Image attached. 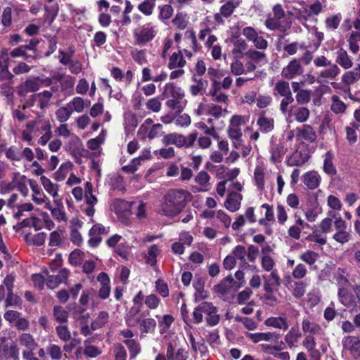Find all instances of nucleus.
Segmentation results:
<instances>
[{"mask_svg": "<svg viewBox=\"0 0 360 360\" xmlns=\"http://www.w3.org/2000/svg\"><path fill=\"white\" fill-rule=\"evenodd\" d=\"M189 197V192L184 189L169 191L164 196L158 209V213L169 217L178 215L186 207Z\"/></svg>", "mask_w": 360, "mask_h": 360, "instance_id": "1", "label": "nucleus"}, {"mask_svg": "<svg viewBox=\"0 0 360 360\" xmlns=\"http://www.w3.org/2000/svg\"><path fill=\"white\" fill-rule=\"evenodd\" d=\"M51 124L49 120L35 119L26 124L25 129L21 132L22 140L29 145L34 144V138L42 134L38 139V143L45 146L52 137Z\"/></svg>", "mask_w": 360, "mask_h": 360, "instance_id": "2", "label": "nucleus"}, {"mask_svg": "<svg viewBox=\"0 0 360 360\" xmlns=\"http://www.w3.org/2000/svg\"><path fill=\"white\" fill-rule=\"evenodd\" d=\"M163 95L168 98L165 102L166 106L175 112H181L187 104L184 91L174 83L165 84Z\"/></svg>", "mask_w": 360, "mask_h": 360, "instance_id": "3", "label": "nucleus"}, {"mask_svg": "<svg viewBox=\"0 0 360 360\" xmlns=\"http://www.w3.org/2000/svg\"><path fill=\"white\" fill-rule=\"evenodd\" d=\"M272 12L273 15H269L264 22L268 30H278L284 33L291 28L292 20L290 18L285 17V13L281 4H275L272 8Z\"/></svg>", "mask_w": 360, "mask_h": 360, "instance_id": "4", "label": "nucleus"}, {"mask_svg": "<svg viewBox=\"0 0 360 360\" xmlns=\"http://www.w3.org/2000/svg\"><path fill=\"white\" fill-rule=\"evenodd\" d=\"M158 32V26L153 22L145 23L133 30L134 43L135 45L145 46L155 39Z\"/></svg>", "mask_w": 360, "mask_h": 360, "instance_id": "5", "label": "nucleus"}, {"mask_svg": "<svg viewBox=\"0 0 360 360\" xmlns=\"http://www.w3.org/2000/svg\"><path fill=\"white\" fill-rule=\"evenodd\" d=\"M273 94L275 96L283 97L280 103V110L283 113H285L288 111V105L294 101L289 82L283 79L278 80L274 85Z\"/></svg>", "mask_w": 360, "mask_h": 360, "instance_id": "6", "label": "nucleus"}, {"mask_svg": "<svg viewBox=\"0 0 360 360\" xmlns=\"http://www.w3.org/2000/svg\"><path fill=\"white\" fill-rule=\"evenodd\" d=\"M249 117L244 115H234L229 121L227 129L228 136L231 139L239 140L242 138V126L248 122Z\"/></svg>", "mask_w": 360, "mask_h": 360, "instance_id": "7", "label": "nucleus"}, {"mask_svg": "<svg viewBox=\"0 0 360 360\" xmlns=\"http://www.w3.org/2000/svg\"><path fill=\"white\" fill-rule=\"evenodd\" d=\"M242 34L250 41H252L257 49L264 50L268 46V41L257 32L252 27H245L242 30Z\"/></svg>", "mask_w": 360, "mask_h": 360, "instance_id": "8", "label": "nucleus"}, {"mask_svg": "<svg viewBox=\"0 0 360 360\" xmlns=\"http://www.w3.org/2000/svg\"><path fill=\"white\" fill-rule=\"evenodd\" d=\"M264 292H277L281 285V279L277 270L274 269L269 275H263Z\"/></svg>", "mask_w": 360, "mask_h": 360, "instance_id": "9", "label": "nucleus"}, {"mask_svg": "<svg viewBox=\"0 0 360 360\" xmlns=\"http://www.w3.org/2000/svg\"><path fill=\"white\" fill-rule=\"evenodd\" d=\"M303 68L301 65L300 61L297 59L292 60L288 65L283 68L281 71V76L283 78L291 79L296 76L302 75Z\"/></svg>", "mask_w": 360, "mask_h": 360, "instance_id": "10", "label": "nucleus"}, {"mask_svg": "<svg viewBox=\"0 0 360 360\" xmlns=\"http://www.w3.org/2000/svg\"><path fill=\"white\" fill-rule=\"evenodd\" d=\"M149 314V311H140V307H131L125 316L126 324L129 327H136L139 325L143 317Z\"/></svg>", "mask_w": 360, "mask_h": 360, "instance_id": "11", "label": "nucleus"}, {"mask_svg": "<svg viewBox=\"0 0 360 360\" xmlns=\"http://www.w3.org/2000/svg\"><path fill=\"white\" fill-rule=\"evenodd\" d=\"M344 348L349 350L355 359H360V339L356 336H347L342 340Z\"/></svg>", "mask_w": 360, "mask_h": 360, "instance_id": "12", "label": "nucleus"}, {"mask_svg": "<svg viewBox=\"0 0 360 360\" xmlns=\"http://www.w3.org/2000/svg\"><path fill=\"white\" fill-rule=\"evenodd\" d=\"M301 179L308 189L314 190L319 186L321 177L318 172L311 170L304 173Z\"/></svg>", "mask_w": 360, "mask_h": 360, "instance_id": "13", "label": "nucleus"}, {"mask_svg": "<svg viewBox=\"0 0 360 360\" xmlns=\"http://www.w3.org/2000/svg\"><path fill=\"white\" fill-rule=\"evenodd\" d=\"M69 276L67 269H61L57 275H49L46 278V284L50 289H55L59 284L65 283Z\"/></svg>", "mask_w": 360, "mask_h": 360, "instance_id": "14", "label": "nucleus"}, {"mask_svg": "<svg viewBox=\"0 0 360 360\" xmlns=\"http://www.w3.org/2000/svg\"><path fill=\"white\" fill-rule=\"evenodd\" d=\"M257 125L262 133L268 134L274 129V120L272 117L266 116L265 112L262 111L258 115Z\"/></svg>", "mask_w": 360, "mask_h": 360, "instance_id": "15", "label": "nucleus"}, {"mask_svg": "<svg viewBox=\"0 0 360 360\" xmlns=\"http://www.w3.org/2000/svg\"><path fill=\"white\" fill-rule=\"evenodd\" d=\"M105 230V227L101 224H97L93 226L89 233V239L88 240V243L91 247L94 248L100 244L102 240L101 234L104 233Z\"/></svg>", "mask_w": 360, "mask_h": 360, "instance_id": "16", "label": "nucleus"}, {"mask_svg": "<svg viewBox=\"0 0 360 360\" xmlns=\"http://www.w3.org/2000/svg\"><path fill=\"white\" fill-rule=\"evenodd\" d=\"M231 42L233 44V49L231 50L233 57L243 58L248 51V46L246 41L241 38L234 37L231 39Z\"/></svg>", "mask_w": 360, "mask_h": 360, "instance_id": "17", "label": "nucleus"}, {"mask_svg": "<svg viewBox=\"0 0 360 360\" xmlns=\"http://www.w3.org/2000/svg\"><path fill=\"white\" fill-rule=\"evenodd\" d=\"M247 337L251 340L254 343H257L261 341H274L276 342L280 338V335L277 333H247Z\"/></svg>", "mask_w": 360, "mask_h": 360, "instance_id": "18", "label": "nucleus"}, {"mask_svg": "<svg viewBox=\"0 0 360 360\" xmlns=\"http://www.w3.org/2000/svg\"><path fill=\"white\" fill-rule=\"evenodd\" d=\"M302 345L309 352V356L313 360H319L321 355L319 350L316 349V342L315 338L311 335H307L303 342Z\"/></svg>", "mask_w": 360, "mask_h": 360, "instance_id": "19", "label": "nucleus"}, {"mask_svg": "<svg viewBox=\"0 0 360 360\" xmlns=\"http://www.w3.org/2000/svg\"><path fill=\"white\" fill-rule=\"evenodd\" d=\"M52 96V92L49 90H44L42 92L33 94L31 97L32 103L30 105L32 106L34 101L38 99L40 109L42 110H45L49 105L50 100Z\"/></svg>", "mask_w": 360, "mask_h": 360, "instance_id": "20", "label": "nucleus"}, {"mask_svg": "<svg viewBox=\"0 0 360 360\" xmlns=\"http://www.w3.org/2000/svg\"><path fill=\"white\" fill-rule=\"evenodd\" d=\"M297 136L309 143L314 142L316 140V133L309 124H304L301 128H297Z\"/></svg>", "mask_w": 360, "mask_h": 360, "instance_id": "21", "label": "nucleus"}, {"mask_svg": "<svg viewBox=\"0 0 360 360\" xmlns=\"http://www.w3.org/2000/svg\"><path fill=\"white\" fill-rule=\"evenodd\" d=\"M334 155L331 150L327 151L323 155V172L330 176L337 174V169L333 164Z\"/></svg>", "mask_w": 360, "mask_h": 360, "instance_id": "22", "label": "nucleus"}, {"mask_svg": "<svg viewBox=\"0 0 360 360\" xmlns=\"http://www.w3.org/2000/svg\"><path fill=\"white\" fill-rule=\"evenodd\" d=\"M114 211L117 214H123L124 216L131 214L132 202H128L122 199H116L112 205Z\"/></svg>", "mask_w": 360, "mask_h": 360, "instance_id": "23", "label": "nucleus"}, {"mask_svg": "<svg viewBox=\"0 0 360 360\" xmlns=\"http://www.w3.org/2000/svg\"><path fill=\"white\" fill-rule=\"evenodd\" d=\"M39 87L40 85L37 78L27 79L20 85L19 94L22 96L30 92H36L39 89Z\"/></svg>", "mask_w": 360, "mask_h": 360, "instance_id": "24", "label": "nucleus"}, {"mask_svg": "<svg viewBox=\"0 0 360 360\" xmlns=\"http://www.w3.org/2000/svg\"><path fill=\"white\" fill-rule=\"evenodd\" d=\"M242 195L239 193H231L224 202L225 207L234 212L240 209Z\"/></svg>", "mask_w": 360, "mask_h": 360, "instance_id": "25", "label": "nucleus"}, {"mask_svg": "<svg viewBox=\"0 0 360 360\" xmlns=\"http://www.w3.org/2000/svg\"><path fill=\"white\" fill-rule=\"evenodd\" d=\"M309 160V156L306 154H303L300 151H295L286 160L288 166H302Z\"/></svg>", "mask_w": 360, "mask_h": 360, "instance_id": "26", "label": "nucleus"}, {"mask_svg": "<svg viewBox=\"0 0 360 360\" xmlns=\"http://www.w3.org/2000/svg\"><path fill=\"white\" fill-rule=\"evenodd\" d=\"M264 324L283 331L287 330L289 327L286 318L283 316L269 317L265 320Z\"/></svg>", "mask_w": 360, "mask_h": 360, "instance_id": "27", "label": "nucleus"}, {"mask_svg": "<svg viewBox=\"0 0 360 360\" xmlns=\"http://www.w3.org/2000/svg\"><path fill=\"white\" fill-rule=\"evenodd\" d=\"M186 61L184 58L182 51L174 52L169 58L168 68L170 70L176 69L177 68H184Z\"/></svg>", "mask_w": 360, "mask_h": 360, "instance_id": "28", "label": "nucleus"}, {"mask_svg": "<svg viewBox=\"0 0 360 360\" xmlns=\"http://www.w3.org/2000/svg\"><path fill=\"white\" fill-rule=\"evenodd\" d=\"M287 149L282 143L274 144L271 146L270 160L273 163L281 162L283 156L285 154Z\"/></svg>", "mask_w": 360, "mask_h": 360, "instance_id": "29", "label": "nucleus"}, {"mask_svg": "<svg viewBox=\"0 0 360 360\" xmlns=\"http://www.w3.org/2000/svg\"><path fill=\"white\" fill-rule=\"evenodd\" d=\"M162 141L165 145H175L178 148H181L183 144H185L184 136L177 133L168 134L163 137Z\"/></svg>", "mask_w": 360, "mask_h": 360, "instance_id": "30", "label": "nucleus"}, {"mask_svg": "<svg viewBox=\"0 0 360 360\" xmlns=\"http://www.w3.org/2000/svg\"><path fill=\"white\" fill-rule=\"evenodd\" d=\"M338 297L341 304L345 307H350L355 303L354 295L346 288H339Z\"/></svg>", "mask_w": 360, "mask_h": 360, "instance_id": "31", "label": "nucleus"}, {"mask_svg": "<svg viewBox=\"0 0 360 360\" xmlns=\"http://www.w3.org/2000/svg\"><path fill=\"white\" fill-rule=\"evenodd\" d=\"M29 185L34 193L32 195V200L37 205H41L44 203L46 196L42 192L37 182L34 179H30Z\"/></svg>", "mask_w": 360, "mask_h": 360, "instance_id": "32", "label": "nucleus"}, {"mask_svg": "<svg viewBox=\"0 0 360 360\" xmlns=\"http://www.w3.org/2000/svg\"><path fill=\"white\" fill-rule=\"evenodd\" d=\"M193 84L190 86V92L192 96H196L199 94H203L206 86H207V82L202 79H197L195 76L192 77Z\"/></svg>", "mask_w": 360, "mask_h": 360, "instance_id": "33", "label": "nucleus"}, {"mask_svg": "<svg viewBox=\"0 0 360 360\" xmlns=\"http://www.w3.org/2000/svg\"><path fill=\"white\" fill-rule=\"evenodd\" d=\"M208 95L212 97V101L226 105L229 101L228 96L225 93L219 91L218 85L216 84V82L213 84L212 88L210 90Z\"/></svg>", "mask_w": 360, "mask_h": 360, "instance_id": "34", "label": "nucleus"}, {"mask_svg": "<svg viewBox=\"0 0 360 360\" xmlns=\"http://www.w3.org/2000/svg\"><path fill=\"white\" fill-rule=\"evenodd\" d=\"M336 59L335 61L337 63H338L342 68L345 69H349L350 68L352 65L353 62L349 56L348 55L347 52L340 49H339L336 53Z\"/></svg>", "mask_w": 360, "mask_h": 360, "instance_id": "35", "label": "nucleus"}, {"mask_svg": "<svg viewBox=\"0 0 360 360\" xmlns=\"http://www.w3.org/2000/svg\"><path fill=\"white\" fill-rule=\"evenodd\" d=\"M340 70L335 64H331L326 70L320 72L318 76V81L322 82L324 79H334L340 74Z\"/></svg>", "mask_w": 360, "mask_h": 360, "instance_id": "36", "label": "nucleus"}, {"mask_svg": "<svg viewBox=\"0 0 360 360\" xmlns=\"http://www.w3.org/2000/svg\"><path fill=\"white\" fill-rule=\"evenodd\" d=\"M249 60L253 61L257 65H262L266 63V56L264 53L254 49H250L245 53Z\"/></svg>", "mask_w": 360, "mask_h": 360, "instance_id": "37", "label": "nucleus"}, {"mask_svg": "<svg viewBox=\"0 0 360 360\" xmlns=\"http://www.w3.org/2000/svg\"><path fill=\"white\" fill-rule=\"evenodd\" d=\"M360 79V64L354 70L345 72L342 77V82L347 85L354 84Z\"/></svg>", "mask_w": 360, "mask_h": 360, "instance_id": "38", "label": "nucleus"}, {"mask_svg": "<svg viewBox=\"0 0 360 360\" xmlns=\"http://www.w3.org/2000/svg\"><path fill=\"white\" fill-rule=\"evenodd\" d=\"M302 336L299 329L292 327L285 335V341L290 348L294 347L298 342L299 338Z\"/></svg>", "mask_w": 360, "mask_h": 360, "instance_id": "39", "label": "nucleus"}, {"mask_svg": "<svg viewBox=\"0 0 360 360\" xmlns=\"http://www.w3.org/2000/svg\"><path fill=\"white\" fill-rule=\"evenodd\" d=\"M233 283H235L234 279L231 276H229L222 280L219 284L214 285V288L216 292L221 295H224L230 290Z\"/></svg>", "mask_w": 360, "mask_h": 360, "instance_id": "40", "label": "nucleus"}, {"mask_svg": "<svg viewBox=\"0 0 360 360\" xmlns=\"http://www.w3.org/2000/svg\"><path fill=\"white\" fill-rule=\"evenodd\" d=\"M205 314L207 315L206 321L209 326H214L219 323V316L217 314V309L211 302H209Z\"/></svg>", "mask_w": 360, "mask_h": 360, "instance_id": "41", "label": "nucleus"}, {"mask_svg": "<svg viewBox=\"0 0 360 360\" xmlns=\"http://www.w3.org/2000/svg\"><path fill=\"white\" fill-rule=\"evenodd\" d=\"M108 185L113 190L124 191L125 190V185L123 177L117 174H114L110 176L108 181Z\"/></svg>", "mask_w": 360, "mask_h": 360, "instance_id": "42", "label": "nucleus"}, {"mask_svg": "<svg viewBox=\"0 0 360 360\" xmlns=\"http://www.w3.org/2000/svg\"><path fill=\"white\" fill-rule=\"evenodd\" d=\"M302 329L304 333L311 335H319L322 332V329L319 324L311 322L308 319L303 320L302 323Z\"/></svg>", "mask_w": 360, "mask_h": 360, "instance_id": "43", "label": "nucleus"}, {"mask_svg": "<svg viewBox=\"0 0 360 360\" xmlns=\"http://www.w3.org/2000/svg\"><path fill=\"white\" fill-rule=\"evenodd\" d=\"M139 326L141 333H150L155 329L156 321L154 319L143 317Z\"/></svg>", "mask_w": 360, "mask_h": 360, "instance_id": "44", "label": "nucleus"}, {"mask_svg": "<svg viewBox=\"0 0 360 360\" xmlns=\"http://www.w3.org/2000/svg\"><path fill=\"white\" fill-rule=\"evenodd\" d=\"M209 306V302H204L200 304L193 311V322L196 324H198L202 321L203 316L202 314L206 313L207 311V307Z\"/></svg>", "mask_w": 360, "mask_h": 360, "instance_id": "45", "label": "nucleus"}, {"mask_svg": "<svg viewBox=\"0 0 360 360\" xmlns=\"http://www.w3.org/2000/svg\"><path fill=\"white\" fill-rule=\"evenodd\" d=\"M40 181L43 185L44 189L53 198L58 195V186L53 184L51 180L45 176H41Z\"/></svg>", "mask_w": 360, "mask_h": 360, "instance_id": "46", "label": "nucleus"}, {"mask_svg": "<svg viewBox=\"0 0 360 360\" xmlns=\"http://www.w3.org/2000/svg\"><path fill=\"white\" fill-rule=\"evenodd\" d=\"M54 319L63 324L68 322V312L61 306H55L53 309Z\"/></svg>", "mask_w": 360, "mask_h": 360, "instance_id": "47", "label": "nucleus"}, {"mask_svg": "<svg viewBox=\"0 0 360 360\" xmlns=\"http://www.w3.org/2000/svg\"><path fill=\"white\" fill-rule=\"evenodd\" d=\"M19 342L21 345L25 347L27 349L34 350L37 347L33 337L29 333H22L19 337Z\"/></svg>", "mask_w": 360, "mask_h": 360, "instance_id": "48", "label": "nucleus"}, {"mask_svg": "<svg viewBox=\"0 0 360 360\" xmlns=\"http://www.w3.org/2000/svg\"><path fill=\"white\" fill-rule=\"evenodd\" d=\"M60 84V92L63 93L65 96L71 95L72 94L75 79L72 77H65Z\"/></svg>", "mask_w": 360, "mask_h": 360, "instance_id": "49", "label": "nucleus"}, {"mask_svg": "<svg viewBox=\"0 0 360 360\" xmlns=\"http://www.w3.org/2000/svg\"><path fill=\"white\" fill-rule=\"evenodd\" d=\"M63 238V229L58 227L57 230L51 233L49 245L50 246H59Z\"/></svg>", "mask_w": 360, "mask_h": 360, "instance_id": "50", "label": "nucleus"}, {"mask_svg": "<svg viewBox=\"0 0 360 360\" xmlns=\"http://www.w3.org/2000/svg\"><path fill=\"white\" fill-rule=\"evenodd\" d=\"M130 214H135L139 219L145 218L146 216L145 203L141 201L132 202Z\"/></svg>", "mask_w": 360, "mask_h": 360, "instance_id": "51", "label": "nucleus"}, {"mask_svg": "<svg viewBox=\"0 0 360 360\" xmlns=\"http://www.w3.org/2000/svg\"><path fill=\"white\" fill-rule=\"evenodd\" d=\"M341 20L342 15L340 13H338L326 18L325 20L326 29L328 30H336L339 27Z\"/></svg>", "mask_w": 360, "mask_h": 360, "instance_id": "52", "label": "nucleus"}, {"mask_svg": "<svg viewBox=\"0 0 360 360\" xmlns=\"http://www.w3.org/2000/svg\"><path fill=\"white\" fill-rule=\"evenodd\" d=\"M72 113V110L68 106H63L56 111V117L58 122L64 123L68 121Z\"/></svg>", "mask_w": 360, "mask_h": 360, "instance_id": "53", "label": "nucleus"}, {"mask_svg": "<svg viewBox=\"0 0 360 360\" xmlns=\"http://www.w3.org/2000/svg\"><path fill=\"white\" fill-rule=\"evenodd\" d=\"M156 0H144L139 6L138 9L145 15H150L155 6Z\"/></svg>", "mask_w": 360, "mask_h": 360, "instance_id": "54", "label": "nucleus"}, {"mask_svg": "<svg viewBox=\"0 0 360 360\" xmlns=\"http://www.w3.org/2000/svg\"><path fill=\"white\" fill-rule=\"evenodd\" d=\"M228 111L225 108L221 105H218L214 103H209L207 115H211L215 118H219L224 116Z\"/></svg>", "mask_w": 360, "mask_h": 360, "instance_id": "55", "label": "nucleus"}, {"mask_svg": "<svg viewBox=\"0 0 360 360\" xmlns=\"http://www.w3.org/2000/svg\"><path fill=\"white\" fill-rule=\"evenodd\" d=\"M359 127V124L356 122H352L349 126L346 127L347 139L349 143H355L357 139L356 130Z\"/></svg>", "mask_w": 360, "mask_h": 360, "instance_id": "56", "label": "nucleus"}, {"mask_svg": "<svg viewBox=\"0 0 360 360\" xmlns=\"http://www.w3.org/2000/svg\"><path fill=\"white\" fill-rule=\"evenodd\" d=\"M331 110L335 113H343L346 110V105L340 99L338 96H332V105L330 106Z\"/></svg>", "mask_w": 360, "mask_h": 360, "instance_id": "57", "label": "nucleus"}, {"mask_svg": "<svg viewBox=\"0 0 360 360\" xmlns=\"http://www.w3.org/2000/svg\"><path fill=\"white\" fill-rule=\"evenodd\" d=\"M254 179L257 188L263 190L264 188V172L262 167H256L254 172Z\"/></svg>", "mask_w": 360, "mask_h": 360, "instance_id": "58", "label": "nucleus"}, {"mask_svg": "<svg viewBox=\"0 0 360 360\" xmlns=\"http://www.w3.org/2000/svg\"><path fill=\"white\" fill-rule=\"evenodd\" d=\"M21 150L16 146H11L5 150L6 158L13 161L21 160Z\"/></svg>", "mask_w": 360, "mask_h": 360, "instance_id": "59", "label": "nucleus"}, {"mask_svg": "<svg viewBox=\"0 0 360 360\" xmlns=\"http://www.w3.org/2000/svg\"><path fill=\"white\" fill-rule=\"evenodd\" d=\"M287 287L292 290L293 296L296 298H301L306 292V285L303 282H295L290 287Z\"/></svg>", "mask_w": 360, "mask_h": 360, "instance_id": "60", "label": "nucleus"}, {"mask_svg": "<svg viewBox=\"0 0 360 360\" xmlns=\"http://www.w3.org/2000/svg\"><path fill=\"white\" fill-rule=\"evenodd\" d=\"M328 215L331 218L335 219L334 225L337 231H346V222L338 214H337L335 212L330 211L328 212Z\"/></svg>", "mask_w": 360, "mask_h": 360, "instance_id": "61", "label": "nucleus"}, {"mask_svg": "<svg viewBox=\"0 0 360 360\" xmlns=\"http://www.w3.org/2000/svg\"><path fill=\"white\" fill-rule=\"evenodd\" d=\"M153 123V121L150 118H148L144 121L138 130L137 135L139 139L142 140H144L146 138L149 139V127Z\"/></svg>", "mask_w": 360, "mask_h": 360, "instance_id": "62", "label": "nucleus"}, {"mask_svg": "<svg viewBox=\"0 0 360 360\" xmlns=\"http://www.w3.org/2000/svg\"><path fill=\"white\" fill-rule=\"evenodd\" d=\"M242 58H235L231 63V71L235 75H240L245 74V67L243 63L240 61Z\"/></svg>", "mask_w": 360, "mask_h": 360, "instance_id": "63", "label": "nucleus"}, {"mask_svg": "<svg viewBox=\"0 0 360 360\" xmlns=\"http://www.w3.org/2000/svg\"><path fill=\"white\" fill-rule=\"evenodd\" d=\"M188 19L186 14L182 13H176L174 18L172 20V23L179 29L184 30L188 25Z\"/></svg>", "mask_w": 360, "mask_h": 360, "instance_id": "64", "label": "nucleus"}]
</instances>
